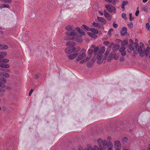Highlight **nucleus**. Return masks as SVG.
Instances as JSON below:
<instances>
[{"instance_id": "16", "label": "nucleus", "mask_w": 150, "mask_h": 150, "mask_svg": "<svg viewBox=\"0 0 150 150\" xmlns=\"http://www.w3.org/2000/svg\"><path fill=\"white\" fill-rule=\"evenodd\" d=\"M104 15L105 17L107 18L109 20H111V17L109 14L108 13L106 12V10H105L104 11Z\"/></svg>"}, {"instance_id": "60", "label": "nucleus", "mask_w": 150, "mask_h": 150, "mask_svg": "<svg viewBox=\"0 0 150 150\" xmlns=\"http://www.w3.org/2000/svg\"><path fill=\"white\" fill-rule=\"evenodd\" d=\"M70 45V42H68L66 43V45L67 46H69Z\"/></svg>"}, {"instance_id": "58", "label": "nucleus", "mask_w": 150, "mask_h": 150, "mask_svg": "<svg viewBox=\"0 0 150 150\" xmlns=\"http://www.w3.org/2000/svg\"><path fill=\"white\" fill-rule=\"evenodd\" d=\"M139 46L143 47H144V45L142 42L140 43V46Z\"/></svg>"}, {"instance_id": "12", "label": "nucleus", "mask_w": 150, "mask_h": 150, "mask_svg": "<svg viewBox=\"0 0 150 150\" xmlns=\"http://www.w3.org/2000/svg\"><path fill=\"white\" fill-rule=\"evenodd\" d=\"M127 29L126 27H123L121 31V35L122 36L125 35V33L127 32Z\"/></svg>"}, {"instance_id": "9", "label": "nucleus", "mask_w": 150, "mask_h": 150, "mask_svg": "<svg viewBox=\"0 0 150 150\" xmlns=\"http://www.w3.org/2000/svg\"><path fill=\"white\" fill-rule=\"evenodd\" d=\"M78 53H74L69 55L68 58L70 59H73L75 58L78 55Z\"/></svg>"}, {"instance_id": "61", "label": "nucleus", "mask_w": 150, "mask_h": 150, "mask_svg": "<svg viewBox=\"0 0 150 150\" xmlns=\"http://www.w3.org/2000/svg\"><path fill=\"white\" fill-rule=\"evenodd\" d=\"M108 34L109 36L111 35V32L109 31L108 33Z\"/></svg>"}, {"instance_id": "8", "label": "nucleus", "mask_w": 150, "mask_h": 150, "mask_svg": "<svg viewBox=\"0 0 150 150\" xmlns=\"http://www.w3.org/2000/svg\"><path fill=\"white\" fill-rule=\"evenodd\" d=\"M103 55L101 54H98L97 56V62L98 64H100L101 63L102 59L103 58Z\"/></svg>"}, {"instance_id": "27", "label": "nucleus", "mask_w": 150, "mask_h": 150, "mask_svg": "<svg viewBox=\"0 0 150 150\" xmlns=\"http://www.w3.org/2000/svg\"><path fill=\"white\" fill-rule=\"evenodd\" d=\"M125 49V46L123 45H122L120 47L119 49L120 51L121 52H123V51H124Z\"/></svg>"}, {"instance_id": "47", "label": "nucleus", "mask_w": 150, "mask_h": 150, "mask_svg": "<svg viewBox=\"0 0 150 150\" xmlns=\"http://www.w3.org/2000/svg\"><path fill=\"white\" fill-rule=\"evenodd\" d=\"M148 7L147 6H144L143 8V10L144 11L146 12L148 11Z\"/></svg>"}, {"instance_id": "48", "label": "nucleus", "mask_w": 150, "mask_h": 150, "mask_svg": "<svg viewBox=\"0 0 150 150\" xmlns=\"http://www.w3.org/2000/svg\"><path fill=\"white\" fill-rule=\"evenodd\" d=\"M121 52V54L122 56H125L126 54V53L125 51H123V52Z\"/></svg>"}, {"instance_id": "6", "label": "nucleus", "mask_w": 150, "mask_h": 150, "mask_svg": "<svg viewBox=\"0 0 150 150\" xmlns=\"http://www.w3.org/2000/svg\"><path fill=\"white\" fill-rule=\"evenodd\" d=\"M105 6L106 9L110 13H111L113 12L115 13L116 10L114 6L110 5H106Z\"/></svg>"}, {"instance_id": "4", "label": "nucleus", "mask_w": 150, "mask_h": 150, "mask_svg": "<svg viewBox=\"0 0 150 150\" xmlns=\"http://www.w3.org/2000/svg\"><path fill=\"white\" fill-rule=\"evenodd\" d=\"M86 50L84 48L82 49L80 52V54L76 59V60L78 61L84 59L86 56Z\"/></svg>"}, {"instance_id": "32", "label": "nucleus", "mask_w": 150, "mask_h": 150, "mask_svg": "<svg viewBox=\"0 0 150 150\" xmlns=\"http://www.w3.org/2000/svg\"><path fill=\"white\" fill-rule=\"evenodd\" d=\"M85 150H93V148L91 145H89L88 146L87 149H86Z\"/></svg>"}, {"instance_id": "42", "label": "nucleus", "mask_w": 150, "mask_h": 150, "mask_svg": "<svg viewBox=\"0 0 150 150\" xmlns=\"http://www.w3.org/2000/svg\"><path fill=\"white\" fill-rule=\"evenodd\" d=\"M88 54H92L93 52V50L91 49H89L88 51Z\"/></svg>"}, {"instance_id": "34", "label": "nucleus", "mask_w": 150, "mask_h": 150, "mask_svg": "<svg viewBox=\"0 0 150 150\" xmlns=\"http://www.w3.org/2000/svg\"><path fill=\"white\" fill-rule=\"evenodd\" d=\"M91 57V55L90 54H88L87 57H86V59H85L86 60V61H87L89 60Z\"/></svg>"}, {"instance_id": "57", "label": "nucleus", "mask_w": 150, "mask_h": 150, "mask_svg": "<svg viewBox=\"0 0 150 150\" xmlns=\"http://www.w3.org/2000/svg\"><path fill=\"white\" fill-rule=\"evenodd\" d=\"M109 51H108V50H107L106 51V52L105 53V54L106 55H107L109 53Z\"/></svg>"}, {"instance_id": "2", "label": "nucleus", "mask_w": 150, "mask_h": 150, "mask_svg": "<svg viewBox=\"0 0 150 150\" xmlns=\"http://www.w3.org/2000/svg\"><path fill=\"white\" fill-rule=\"evenodd\" d=\"M134 52L135 54L139 53L140 56L143 57L144 56L143 53L144 47L139 46L138 44L136 42H134Z\"/></svg>"}, {"instance_id": "39", "label": "nucleus", "mask_w": 150, "mask_h": 150, "mask_svg": "<svg viewBox=\"0 0 150 150\" xmlns=\"http://www.w3.org/2000/svg\"><path fill=\"white\" fill-rule=\"evenodd\" d=\"M2 62L4 63H7L9 61V60L8 59H2Z\"/></svg>"}, {"instance_id": "63", "label": "nucleus", "mask_w": 150, "mask_h": 150, "mask_svg": "<svg viewBox=\"0 0 150 150\" xmlns=\"http://www.w3.org/2000/svg\"><path fill=\"white\" fill-rule=\"evenodd\" d=\"M147 150H150V145H148V148Z\"/></svg>"}, {"instance_id": "41", "label": "nucleus", "mask_w": 150, "mask_h": 150, "mask_svg": "<svg viewBox=\"0 0 150 150\" xmlns=\"http://www.w3.org/2000/svg\"><path fill=\"white\" fill-rule=\"evenodd\" d=\"M122 17L124 19H126V15L125 13H123L122 14Z\"/></svg>"}, {"instance_id": "56", "label": "nucleus", "mask_w": 150, "mask_h": 150, "mask_svg": "<svg viewBox=\"0 0 150 150\" xmlns=\"http://www.w3.org/2000/svg\"><path fill=\"white\" fill-rule=\"evenodd\" d=\"M33 90L32 89H31L30 90V91L29 92V95L30 96H31V93L33 92Z\"/></svg>"}, {"instance_id": "43", "label": "nucleus", "mask_w": 150, "mask_h": 150, "mask_svg": "<svg viewBox=\"0 0 150 150\" xmlns=\"http://www.w3.org/2000/svg\"><path fill=\"white\" fill-rule=\"evenodd\" d=\"M146 28L148 30H149L150 28V25L148 23H147L146 24Z\"/></svg>"}, {"instance_id": "26", "label": "nucleus", "mask_w": 150, "mask_h": 150, "mask_svg": "<svg viewBox=\"0 0 150 150\" xmlns=\"http://www.w3.org/2000/svg\"><path fill=\"white\" fill-rule=\"evenodd\" d=\"M106 1L109 3H112V4L115 5L116 4V2L115 0H105Z\"/></svg>"}, {"instance_id": "52", "label": "nucleus", "mask_w": 150, "mask_h": 150, "mask_svg": "<svg viewBox=\"0 0 150 150\" xmlns=\"http://www.w3.org/2000/svg\"><path fill=\"white\" fill-rule=\"evenodd\" d=\"M129 42L130 43V44L129 45H132L133 44V41L131 39H129Z\"/></svg>"}, {"instance_id": "30", "label": "nucleus", "mask_w": 150, "mask_h": 150, "mask_svg": "<svg viewBox=\"0 0 150 150\" xmlns=\"http://www.w3.org/2000/svg\"><path fill=\"white\" fill-rule=\"evenodd\" d=\"M128 141V139L127 137H124L122 139V141L124 144H125Z\"/></svg>"}, {"instance_id": "25", "label": "nucleus", "mask_w": 150, "mask_h": 150, "mask_svg": "<svg viewBox=\"0 0 150 150\" xmlns=\"http://www.w3.org/2000/svg\"><path fill=\"white\" fill-rule=\"evenodd\" d=\"M119 46L118 45H114L112 47V49L114 51H117L119 48Z\"/></svg>"}, {"instance_id": "29", "label": "nucleus", "mask_w": 150, "mask_h": 150, "mask_svg": "<svg viewBox=\"0 0 150 150\" xmlns=\"http://www.w3.org/2000/svg\"><path fill=\"white\" fill-rule=\"evenodd\" d=\"M93 149V150H104L103 148H100V149H99L98 147L96 145L94 146Z\"/></svg>"}, {"instance_id": "24", "label": "nucleus", "mask_w": 150, "mask_h": 150, "mask_svg": "<svg viewBox=\"0 0 150 150\" xmlns=\"http://www.w3.org/2000/svg\"><path fill=\"white\" fill-rule=\"evenodd\" d=\"M90 31L92 32L94 34H97L98 33V30L97 29L94 28H91Z\"/></svg>"}, {"instance_id": "62", "label": "nucleus", "mask_w": 150, "mask_h": 150, "mask_svg": "<svg viewBox=\"0 0 150 150\" xmlns=\"http://www.w3.org/2000/svg\"><path fill=\"white\" fill-rule=\"evenodd\" d=\"M148 1V0H143L142 2L143 3H145L146 2Z\"/></svg>"}, {"instance_id": "38", "label": "nucleus", "mask_w": 150, "mask_h": 150, "mask_svg": "<svg viewBox=\"0 0 150 150\" xmlns=\"http://www.w3.org/2000/svg\"><path fill=\"white\" fill-rule=\"evenodd\" d=\"M1 81L3 82L4 83H6V80L4 78H2L0 79Z\"/></svg>"}, {"instance_id": "45", "label": "nucleus", "mask_w": 150, "mask_h": 150, "mask_svg": "<svg viewBox=\"0 0 150 150\" xmlns=\"http://www.w3.org/2000/svg\"><path fill=\"white\" fill-rule=\"evenodd\" d=\"M0 87L4 88L5 87V85L3 83L0 82Z\"/></svg>"}, {"instance_id": "50", "label": "nucleus", "mask_w": 150, "mask_h": 150, "mask_svg": "<svg viewBox=\"0 0 150 150\" xmlns=\"http://www.w3.org/2000/svg\"><path fill=\"white\" fill-rule=\"evenodd\" d=\"M125 59L123 57H120V61H124V60Z\"/></svg>"}, {"instance_id": "36", "label": "nucleus", "mask_w": 150, "mask_h": 150, "mask_svg": "<svg viewBox=\"0 0 150 150\" xmlns=\"http://www.w3.org/2000/svg\"><path fill=\"white\" fill-rule=\"evenodd\" d=\"M128 26L130 28H132L133 26V23L132 22H130L128 24Z\"/></svg>"}, {"instance_id": "40", "label": "nucleus", "mask_w": 150, "mask_h": 150, "mask_svg": "<svg viewBox=\"0 0 150 150\" xmlns=\"http://www.w3.org/2000/svg\"><path fill=\"white\" fill-rule=\"evenodd\" d=\"M129 20L130 21H131L134 19V17L132 16V14L131 13H130L129 14Z\"/></svg>"}, {"instance_id": "23", "label": "nucleus", "mask_w": 150, "mask_h": 150, "mask_svg": "<svg viewBox=\"0 0 150 150\" xmlns=\"http://www.w3.org/2000/svg\"><path fill=\"white\" fill-rule=\"evenodd\" d=\"M87 34L88 35L92 38H95L97 37V36L95 34H93L92 33L88 32L87 33Z\"/></svg>"}, {"instance_id": "35", "label": "nucleus", "mask_w": 150, "mask_h": 150, "mask_svg": "<svg viewBox=\"0 0 150 150\" xmlns=\"http://www.w3.org/2000/svg\"><path fill=\"white\" fill-rule=\"evenodd\" d=\"M92 62H89L87 64V66L88 67H91L92 66Z\"/></svg>"}, {"instance_id": "7", "label": "nucleus", "mask_w": 150, "mask_h": 150, "mask_svg": "<svg viewBox=\"0 0 150 150\" xmlns=\"http://www.w3.org/2000/svg\"><path fill=\"white\" fill-rule=\"evenodd\" d=\"M114 146L115 150H121L122 145L119 141H116L114 142Z\"/></svg>"}, {"instance_id": "19", "label": "nucleus", "mask_w": 150, "mask_h": 150, "mask_svg": "<svg viewBox=\"0 0 150 150\" xmlns=\"http://www.w3.org/2000/svg\"><path fill=\"white\" fill-rule=\"evenodd\" d=\"M134 47H132V45H129L127 47V50L128 52H131L133 50L134 51Z\"/></svg>"}, {"instance_id": "1", "label": "nucleus", "mask_w": 150, "mask_h": 150, "mask_svg": "<svg viewBox=\"0 0 150 150\" xmlns=\"http://www.w3.org/2000/svg\"><path fill=\"white\" fill-rule=\"evenodd\" d=\"M66 29L68 30L65 32V34L67 36L64 37V40H68L73 39V38L70 37V36H74L76 35L75 31L73 30V26L69 25L66 26Z\"/></svg>"}, {"instance_id": "3", "label": "nucleus", "mask_w": 150, "mask_h": 150, "mask_svg": "<svg viewBox=\"0 0 150 150\" xmlns=\"http://www.w3.org/2000/svg\"><path fill=\"white\" fill-rule=\"evenodd\" d=\"M81 50L79 47H75L73 45L66 47L65 50V52L66 53L70 54L72 52H77Z\"/></svg>"}, {"instance_id": "18", "label": "nucleus", "mask_w": 150, "mask_h": 150, "mask_svg": "<svg viewBox=\"0 0 150 150\" xmlns=\"http://www.w3.org/2000/svg\"><path fill=\"white\" fill-rule=\"evenodd\" d=\"M10 7L9 5L8 4H1L0 6V8H9Z\"/></svg>"}, {"instance_id": "31", "label": "nucleus", "mask_w": 150, "mask_h": 150, "mask_svg": "<svg viewBox=\"0 0 150 150\" xmlns=\"http://www.w3.org/2000/svg\"><path fill=\"white\" fill-rule=\"evenodd\" d=\"M82 26L83 27V28L86 29V30H87L88 31H90V30L91 29V28H90L89 27H88L86 25H83Z\"/></svg>"}, {"instance_id": "54", "label": "nucleus", "mask_w": 150, "mask_h": 150, "mask_svg": "<svg viewBox=\"0 0 150 150\" xmlns=\"http://www.w3.org/2000/svg\"><path fill=\"white\" fill-rule=\"evenodd\" d=\"M139 11H136V12L135 13V15L136 16H137L139 14Z\"/></svg>"}, {"instance_id": "20", "label": "nucleus", "mask_w": 150, "mask_h": 150, "mask_svg": "<svg viewBox=\"0 0 150 150\" xmlns=\"http://www.w3.org/2000/svg\"><path fill=\"white\" fill-rule=\"evenodd\" d=\"M7 54L6 52H0V59H2L5 57Z\"/></svg>"}, {"instance_id": "37", "label": "nucleus", "mask_w": 150, "mask_h": 150, "mask_svg": "<svg viewBox=\"0 0 150 150\" xmlns=\"http://www.w3.org/2000/svg\"><path fill=\"white\" fill-rule=\"evenodd\" d=\"M99 50V47H95L94 49V52L96 53Z\"/></svg>"}, {"instance_id": "46", "label": "nucleus", "mask_w": 150, "mask_h": 150, "mask_svg": "<svg viewBox=\"0 0 150 150\" xmlns=\"http://www.w3.org/2000/svg\"><path fill=\"white\" fill-rule=\"evenodd\" d=\"M112 25L113 27L115 28H117L118 26L117 24L115 23L114 22L113 23Z\"/></svg>"}, {"instance_id": "53", "label": "nucleus", "mask_w": 150, "mask_h": 150, "mask_svg": "<svg viewBox=\"0 0 150 150\" xmlns=\"http://www.w3.org/2000/svg\"><path fill=\"white\" fill-rule=\"evenodd\" d=\"M96 60V58H94V57H93L91 60L92 62H94Z\"/></svg>"}, {"instance_id": "11", "label": "nucleus", "mask_w": 150, "mask_h": 150, "mask_svg": "<svg viewBox=\"0 0 150 150\" xmlns=\"http://www.w3.org/2000/svg\"><path fill=\"white\" fill-rule=\"evenodd\" d=\"M97 19L99 21L103 23L104 24H105L106 23V21L105 19L103 17H99L98 16L97 17Z\"/></svg>"}, {"instance_id": "5", "label": "nucleus", "mask_w": 150, "mask_h": 150, "mask_svg": "<svg viewBox=\"0 0 150 150\" xmlns=\"http://www.w3.org/2000/svg\"><path fill=\"white\" fill-rule=\"evenodd\" d=\"M97 143L98 145L101 148H102V147H104L108 145V143L106 140H103L100 138L98 139Z\"/></svg>"}, {"instance_id": "21", "label": "nucleus", "mask_w": 150, "mask_h": 150, "mask_svg": "<svg viewBox=\"0 0 150 150\" xmlns=\"http://www.w3.org/2000/svg\"><path fill=\"white\" fill-rule=\"evenodd\" d=\"M92 24L94 27L98 28H100L102 26L101 25L95 22L92 23Z\"/></svg>"}, {"instance_id": "22", "label": "nucleus", "mask_w": 150, "mask_h": 150, "mask_svg": "<svg viewBox=\"0 0 150 150\" xmlns=\"http://www.w3.org/2000/svg\"><path fill=\"white\" fill-rule=\"evenodd\" d=\"M2 77H5L6 78H8L10 77L9 74L7 73L3 72L1 73Z\"/></svg>"}, {"instance_id": "10", "label": "nucleus", "mask_w": 150, "mask_h": 150, "mask_svg": "<svg viewBox=\"0 0 150 150\" xmlns=\"http://www.w3.org/2000/svg\"><path fill=\"white\" fill-rule=\"evenodd\" d=\"M143 53L144 55H145L146 56H148L149 53H150V48L147 47L146 50H143Z\"/></svg>"}, {"instance_id": "33", "label": "nucleus", "mask_w": 150, "mask_h": 150, "mask_svg": "<svg viewBox=\"0 0 150 150\" xmlns=\"http://www.w3.org/2000/svg\"><path fill=\"white\" fill-rule=\"evenodd\" d=\"M105 47H102L101 49L99 51L100 53H103L105 50Z\"/></svg>"}, {"instance_id": "49", "label": "nucleus", "mask_w": 150, "mask_h": 150, "mask_svg": "<svg viewBox=\"0 0 150 150\" xmlns=\"http://www.w3.org/2000/svg\"><path fill=\"white\" fill-rule=\"evenodd\" d=\"M81 34H82L83 35H85V32L82 30H81L80 31V32H79Z\"/></svg>"}, {"instance_id": "15", "label": "nucleus", "mask_w": 150, "mask_h": 150, "mask_svg": "<svg viewBox=\"0 0 150 150\" xmlns=\"http://www.w3.org/2000/svg\"><path fill=\"white\" fill-rule=\"evenodd\" d=\"M10 66L8 64H4L3 63H0V67L4 68H8L10 67Z\"/></svg>"}, {"instance_id": "14", "label": "nucleus", "mask_w": 150, "mask_h": 150, "mask_svg": "<svg viewBox=\"0 0 150 150\" xmlns=\"http://www.w3.org/2000/svg\"><path fill=\"white\" fill-rule=\"evenodd\" d=\"M8 48V47L6 45H0V50H6Z\"/></svg>"}, {"instance_id": "13", "label": "nucleus", "mask_w": 150, "mask_h": 150, "mask_svg": "<svg viewBox=\"0 0 150 150\" xmlns=\"http://www.w3.org/2000/svg\"><path fill=\"white\" fill-rule=\"evenodd\" d=\"M108 150H113V145L112 143L111 142H108Z\"/></svg>"}, {"instance_id": "44", "label": "nucleus", "mask_w": 150, "mask_h": 150, "mask_svg": "<svg viewBox=\"0 0 150 150\" xmlns=\"http://www.w3.org/2000/svg\"><path fill=\"white\" fill-rule=\"evenodd\" d=\"M103 43L106 46H108L110 42L108 41H106L104 42Z\"/></svg>"}, {"instance_id": "55", "label": "nucleus", "mask_w": 150, "mask_h": 150, "mask_svg": "<svg viewBox=\"0 0 150 150\" xmlns=\"http://www.w3.org/2000/svg\"><path fill=\"white\" fill-rule=\"evenodd\" d=\"M86 60L84 59L83 60H81L80 62V63H84V62H86Z\"/></svg>"}, {"instance_id": "64", "label": "nucleus", "mask_w": 150, "mask_h": 150, "mask_svg": "<svg viewBox=\"0 0 150 150\" xmlns=\"http://www.w3.org/2000/svg\"><path fill=\"white\" fill-rule=\"evenodd\" d=\"M109 31H110V32H113V29H112V28L110 29L109 30Z\"/></svg>"}, {"instance_id": "28", "label": "nucleus", "mask_w": 150, "mask_h": 150, "mask_svg": "<svg viewBox=\"0 0 150 150\" xmlns=\"http://www.w3.org/2000/svg\"><path fill=\"white\" fill-rule=\"evenodd\" d=\"M4 3L7 4H11L12 3V1L11 0H1Z\"/></svg>"}, {"instance_id": "17", "label": "nucleus", "mask_w": 150, "mask_h": 150, "mask_svg": "<svg viewBox=\"0 0 150 150\" xmlns=\"http://www.w3.org/2000/svg\"><path fill=\"white\" fill-rule=\"evenodd\" d=\"M128 3L127 1H125L123 2L122 4L121 8L123 11L125 10V6L127 5Z\"/></svg>"}, {"instance_id": "59", "label": "nucleus", "mask_w": 150, "mask_h": 150, "mask_svg": "<svg viewBox=\"0 0 150 150\" xmlns=\"http://www.w3.org/2000/svg\"><path fill=\"white\" fill-rule=\"evenodd\" d=\"M98 13L100 14L102 16H103V13L100 11H99Z\"/></svg>"}, {"instance_id": "51", "label": "nucleus", "mask_w": 150, "mask_h": 150, "mask_svg": "<svg viewBox=\"0 0 150 150\" xmlns=\"http://www.w3.org/2000/svg\"><path fill=\"white\" fill-rule=\"evenodd\" d=\"M76 29L79 32H80V31L81 30L80 28L78 27H76Z\"/></svg>"}]
</instances>
